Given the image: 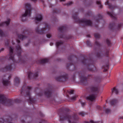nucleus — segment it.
Wrapping results in <instances>:
<instances>
[{"mask_svg": "<svg viewBox=\"0 0 123 123\" xmlns=\"http://www.w3.org/2000/svg\"><path fill=\"white\" fill-rule=\"evenodd\" d=\"M67 30V27L64 26L59 27L58 30L59 32H60L58 35V37L60 38H63L65 40H68L71 38V37L70 36H66L64 35H63L61 33L64 32H65Z\"/></svg>", "mask_w": 123, "mask_h": 123, "instance_id": "4", "label": "nucleus"}, {"mask_svg": "<svg viewBox=\"0 0 123 123\" xmlns=\"http://www.w3.org/2000/svg\"><path fill=\"white\" fill-rule=\"evenodd\" d=\"M43 93L44 95L46 97L49 98L51 97L53 93L52 86H49L44 91Z\"/></svg>", "mask_w": 123, "mask_h": 123, "instance_id": "9", "label": "nucleus"}, {"mask_svg": "<svg viewBox=\"0 0 123 123\" xmlns=\"http://www.w3.org/2000/svg\"><path fill=\"white\" fill-rule=\"evenodd\" d=\"M45 122V121L44 120H43L42 121L40 122L39 123H44Z\"/></svg>", "mask_w": 123, "mask_h": 123, "instance_id": "54", "label": "nucleus"}, {"mask_svg": "<svg viewBox=\"0 0 123 123\" xmlns=\"http://www.w3.org/2000/svg\"><path fill=\"white\" fill-rule=\"evenodd\" d=\"M76 98L75 96H74L71 98V99L72 100H75Z\"/></svg>", "mask_w": 123, "mask_h": 123, "instance_id": "51", "label": "nucleus"}, {"mask_svg": "<svg viewBox=\"0 0 123 123\" xmlns=\"http://www.w3.org/2000/svg\"><path fill=\"white\" fill-rule=\"evenodd\" d=\"M78 74H79L80 81L81 82L84 83L86 81L87 78L84 76L83 75H82L81 72L78 73L76 72L74 74L72 77V79L73 81H76L75 80V76L76 75Z\"/></svg>", "mask_w": 123, "mask_h": 123, "instance_id": "10", "label": "nucleus"}, {"mask_svg": "<svg viewBox=\"0 0 123 123\" xmlns=\"http://www.w3.org/2000/svg\"><path fill=\"white\" fill-rule=\"evenodd\" d=\"M105 4L106 5H108L109 6V8L111 10H113L116 7H117V6H113L111 4L109 3V2L108 1L105 3Z\"/></svg>", "mask_w": 123, "mask_h": 123, "instance_id": "19", "label": "nucleus"}, {"mask_svg": "<svg viewBox=\"0 0 123 123\" xmlns=\"http://www.w3.org/2000/svg\"><path fill=\"white\" fill-rule=\"evenodd\" d=\"M21 122L23 123H25V121L23 119H22L20 120Z\"/></svg>", "mask_w": 123, "mask_h": 123, "instance_id": "52", "label": "nucleus"}, {"mask_svg": "<svg viewBox=\"0 0 123 123\" xmlns=\"http://www.w3.org/2000/svg\"><path fill=\"white\" fill-rule=\"evenodd\" d=\"M4 49L3 48H2V49H1L0 50V52H1V51H3V50H4Z\"/></svg>", "mask_w": 123, "mask_h": 123, "instance_id": "57", "label": "nucleus"}, {"mask_svg": "<svg viewBox=\"0 0 123 123\" xmlns=\"http://www.w3.org/2000/svg\"><path fill=\"white\" fill-rule=\"evenodd\" d=\"M78 13H75L73 15V17L76 21L80 23H82L86 25L91 26L92 24V22L91 20H88L86 19H80L77 17Z\"/></svg>", "mask_w": 123, "mask_h": 123, "instance_id": "3", "label": "nucleus"}, {"mask_svg": "<svg viewBox=\"0 0 123 123\" xmlns=\"http://www.w3.org/2000/svg\"><path fill=\"white\" fill-rule=\"evenodd\" d=\"M46 36L48 38H50L51 37V35L49 34H47Z\"/></svg>", "mask_w": 123, "mask_h": 123, "instance_id": "44", "label": "nucleus"}, {"mask_svg": "<svg viewBox=\"0 0 123 123\" xmlns=\"http://www.w3.org/2000/svg\"><path fill=\"white\" fill-rule=\"evenodd\" d=\"M63 43V42L62 41H60L57 42L56 43V46L58 47L62 45Z\"/></svg>", "mask_w": 123, "mask_h": 123, "instance_id": "30", "label": "nucleus"}, {"mask_svg": "<svg viewBox=\"0 0 123 123\" xmlns=\"http://www.w3.org/2000/svg\"><path fill=\"white\" fill-rule=\"evenodd\" d=\"M67 68L71 70H73L75 69L74 66L71 64H70L69 65L68 64H67Z\"/></svg>", "mask_w": 123, "mask_h": 123, "instance_id": "24", "label": "nucleus"}, {"mask_svg": "<svg viewBox=\"0 0 123 123\" xmlns=\"http://www.w3.org/2000/svg\"><path fill=\"white\" fill-rule=\"evenodd\" d=\"M106 42L107 44L108 45H109L110 44V41L108 39H107L106 40Z\"/></svg>", "mask_w": 123, "mask_h": 123, "instance_id": "41", "label": "nucleus"}, {"mask_svg": "<svg viewBox=\"0 0 123 123\" xmlns=\"http://www.w3.org/2000/svg\"><path fill=\"white\" fill-rule=\"evenodd\" d=\"M16 51L17 54L19 58H21L20 56L22 50L19 44H18L16 46Z\"/></svg>", "mask_w": 123, "mask_h": 123, "instance_id": "14", "label": "nucleus"}, {"mask_svg": "<svg viewBox=\"0 0 123 123\" xmlns=\"http://www.w3.org/2000/svg\"><path fill=\"white\" fill-rule=\"evenodd\" d=\"M40 115L41 116H43V114L41 112L39 113Z\"/></svg>", "mask_w": 123, "mask_h": 123, "instance_id": "55", "label": "nucleus"}, {"mask_svg": "<svg viewBox=\"0 0 123 123\" xmlns=\"http://www.w3.org/2000/svg\"><path fill=\"white\" fill-rule=\"evenodd\" d=\"M101 78L100 77H96L94 78V80L95 81L97 82H99L101 80Z\"/></svg>", "mask_w": 123, "mask_h": 123, "instance_id": "29", "label": "nucleus"}, {"mask_svg": "<svg viewBox=\"0 0 123 123\" xmlns=\"http://www.w3.org/2000/svg\"><path fill=\"white\" fill-rule=\"evenodd\" d=\"M59 0L61 2H62V1H65V0Z\"/></svg>", "mask_w": 123, "mask_h": 123, "instance_id": "61", "label": "nucleus"}, {"mask_svg": "<svg viewBox=\"0 0 123 123\" xmlns=\"http://www.w3.org/2000/svg\"><path fill=\"white\" fill-rule=\"evenodd\" d=\"M97 4L99 5L98 6L99 8H102V6L100 2L99 1H97L96 2Z\"/></svg>", "mask_w": 123, "mask_h": 123, "instance_id": "32", "label": "nucleus"}, {"mask_svg": "<svg viewBox=\"0 0 123 123\" xmlns=\"http://www.w3.org/2000/svg\"><path fill=\"white\" fill-rule=\"evenodd\" d=\"M20 81L19 79L17 77L15 78V84L16 85H17L18 84L20 83Z\"/></svg>", "mask_w": 123, "mask_h": 123, "instance_id": "28", "label": "nucleus"}, {"mask_svg": "<svg viewBox=\"0 0 123 123\" xmlns=\"http://www.w3.org/2000/svg\"><path fill=\"white\" fill-rule=\"evenodd\" d=\"M87 37H90V36L89 35H87Z\"/></svg>", "mask_w": 123, "mask_h": 123, "instance_id": "63", "label": "nucleus"}, {"mask_svg": "<svg viewBox=\"0 0 123 123\" xmlns=\"http://www.w3.org/2000/svg\"><path fill=\"white\" fill-rule=\"evenodd\" d=\"M45 27H43L41 29H40L39 26H38L35 29L36 32L40 34H44L46 31H48L50 28L49 25L47 24H45Z\"/></svg>", "mask_w": 123, "mask_h": 123, "instance_id": "7", "label": "nucleus"}, {"mask_svg": "<svg viewBox=\"0 0 123 123\" xmlns=\"http://www.w3.org/2000/svg\"><path fill=\"white\" fill-rule=\"evenodd\" d=\"M68 79L67 74L64 72H62L59 76L55 78L57 81L60 82H64L67 81Z\"/></svg>", "mask_w": 123, "mask_h": 123, "instance_id": "8", "label": "nucleus"}, {"mask_svg": "<svg viewBox=\"0 0 123 123\" xmlns=\"http://www.w3.org/2000/svg\"><path fill=\"white\" fill-rule=\"evenodd\" d=\"M84 123H97L96 122H94L92 121H91L90 122H85Z\"/></svg>", "mask_w": 123, "mask_h": 123, "instance_id": "42", "label": "nucleus"}, {"mask_svg": "<svg viewBox=\"0 0 123 123\" xmlns=\"http://www.w3.org/2000/svg\"><path fill=\"white\" fill-rule=\"evenodd\" d=\"M94 37L96 39L98 38H100V35L98 33H95L94 34Z\"/></svg>", "mask_w": 123, "mask_h": 123, "instance_id": "31", "label": "nucleus"}, {"mask_svg": "<svg viewBox=\"0 0 123 123\" xmlns=\"http://www.w3.org/2000/svg\"><path fill=\"white\" fill-rule=\"evenodd\" d=\"M109 65L108 64H107L106 66H105L104 67V66H103V67L104 68H105V67H106L107 68H109Z\"/></svg>", "mask_w": 123, "mask_h": 123, "instance_id": "50", "label": "nucleus"}, {"mask_svg": "<svg viewBox=\"0 0 123 123\" xmlns=\"http://www.w3.org/2000/svg\"><path fill=\"white\" fill-rule=\"evenodd\" d=\"M74 91L73 90H71L69 91V93L70 94H73V93Z\"/></svg>", "mask_w": 123, "mask_h": 123, "instance_id": "47", "label": "nucleus"}, {"mask_svg": "<svg viewBox=\"0 0 123 123\" xmlns=\"http://www.w3.org/2000/svg\"><path fill=\"white\" fill-rule=\"evenodd\" d=\"M32 88L31 87L25 86H24L21 89V93L22 94L23 92L24 94V96L25 98L28 97V98H26L27 100H29L30 103H34L35 101L32 98H31L30 90Z\"/></svg>", "mask_w": 123, "mask_h": 123, "instance_id": "2", "label": "nucleus"}, {"mask_svg": "<svg viewBox=\"0 0 123 123\" xmlns=\"http://www.w3.org/2000/svg\"><path fill=\"white\" fill-rule=\"evenodd\" d=\"M43 16L42 15L39 14L36 17L35 21L36 24L39 23L42 20Z\"/></svg>", "mask_w": 123, "mask_h": 123, "instance_id": "17", "label": "nucleus"}, {"mask_svg": "<svg viewBox=\"0 0 123 123\" xmlns=\"http://www.w3.org/2000/svg\"><path fill=\"white\" fill-rule=\"evenodd\" d=\"M99 89L98 86H92L90 87L89 92L90 93L97 95L99 92Z\"/></svg>", "mask_w": 123, "mask_h": 123, "instance_id": "12", "label": "nucleus"}, {"mask_svg": "<svg viewBox=\"0 0 123 123\" xmlns=\"http://www.w3.org/2000/svg\"><path fill=\"white\" fill-rule=\"evenodd\" d=\"M5 44L7 46H8V41H7L5 43Z\"/></svg>", "mask_w": 123, "mask_h": 123, "instance_id": "56", "label": "nucleus"}, {"mask_svg": "<svg viewBox=\"0 0 123 123\" xmlns=\"http://www.w3.org/2000/svg\"><path fill=\"white\" fill-rule=\"evenodd\" d=\"M19 100L18 99H17L15 100V102L17 103H19Z\"/></svg>", "mask_w": 123, "mask_h": 123, "instance_id": "53", "label": "nucleus"}, {"mask_svg": "<svg viewBox=\"0 0 123 123\" xmlns=\"http://www.w3.org/2000/svg\"><path fill=\"white\" fill-rule=\"evenodd\" d=\"M90 94L88 96H87L86 99L88 100H90L91 101H94L97 97V95L92 93H90Z\"/></svg>", "mask_w": 123, "mask_h": 123, "instance_id": "13", "label": "nucleus"}, {"mask_svg": "<svg viewBox=\"0 0 123 123\" xmlns=\"http://www.w3.org/2000/svg\"><path fill=\"white\" fill-rule=\"evenodd\" d=\"M95 44L96 45L99 47L100 46L101 44L98 41H96L95 42Z\"/></svg>", "mask_w": 123, "mask_h": 123, "instance_id": "34", "label": "nucleus"}, {"mask_svg": "<svg viewBox=\"0 0 123 123\" xmlns=\"http://www.w3.org/2000/svg\"><path fill=\"white\" fill-rule=\"evenodd\" d=\"M53 44V43H50V45L51 46Z\"/></svg>", "mask_w": 123, "mask_h": 123, "instance_id": "62", "label": "nucleus"}, {"mask_svg": "<svg viewBox=\"0 0 123 123\" xmlns=\"http://www.w3.org/2000/svg\"><path fill=\"white\" fill-rule=\"evenodd\" d=\"M17 41L18 43H20V40H17Z\"/></svg>", "mask_w": 123, "mask_h": 123, "instance_id": "58", "label": "nucleus"}, {"mask_svg": "<svg viewBox=\"0 0 123 123\" xmlns=\"http://www.w3.org/2000/svg\"><path fill=\"white\" fill-rule=\"evenodd\" d=\"M111 90L112 95L114 93H115L116 94H117L119 93L118 90L115 87H114L111 89Z\"/></svg>", "mask_w": 123, "mask_h": 123, "instance_id": "23", "label": "nucleus"}, {"mask_svg": "<svg viewBox=\"0 0 123 123\" xmlns=\"http://www.w3.org/2000/svg\"><path fill=\"white\" fill-rule=\"evenodd\" d=\"M18 37L19 39L22 40H23L27 37L26 36L21 34H18Z\"/></svg>", "mask_w": 123, "mask_h": 123, "instance_id": "26", "label": "nucleus"}, {"mask_svg": "<svg viewBox=\"0 0 123 123\" xmlns=\"http://www.w3.org/2000/svg\"><path fill=\"white\" fill-rule=\"evenodd\" d=\"M78 114L79 115H81L82 117H83L85 114V113L84 112L82 111L79 112L78 113Z\"/></svg>", "mask_w": 123, "mask_h": 123, "instance_id": "37", "label": "nucleus"}, {"mask_svg": "<svg viewBox=\"0 0 123 123\" xmlns=\"http://www.w3.org/2000/svg\"><path fill=\"white\" fill-rule=\"evenodd\" d=\"M10 19H8L7 21L2 22L0 24V26H7L10 23Z\"/></svg>", "mask_w": 123, "mask_h": 123, "instance_id": "20", "label": "nucleus"}, {"mask_svg": "<svg viewBox=\"0 0 123 123\" xmlns=\"http://www.w3.org/2000/svg\"><path fill=\"white\" fill-rule=\"evenodd\" d=\"M0 103L7 106H11L13 105L12 100L6 98L2 95H0Z\"/></svg>", "mask_w": 123, "mask_h": 123, "instance_id": "5", "label": "nucleus"}, {"mask_svg": "<svg viewBox=\"0 0 123 123\" xmlns=\"http://www.w3.org/2000/svg\"><path fill=\"white\" fill-rule=\"evenodd\" d=\"M38 76V74L37 72H36L34 74L31 72H29L28 73V77L29 79H33L37 77Z\"/></svg>", "mask_w": 123, "mask_h": 123, "instance_id": "16", "label": "nucleus"}, {"mask_svg": "<svg viewBox=\"0 0 123 123\" xmlns=\"http://www.w3.org/2000/svg\"><path fill=\"white\" fill-rule=\"evenodd\" d=\"M73 4V3L72 2H70L66 3L65 5L69 6Z\"/></svg>", "mask_w": 123, "mask_h": 123, "instance_id": "38", "label": "nucleus"}, {"mask_svg": "<svg viewBox=\"0 0 123 123\" xmlns=\"http://www.w3.org/2000/svg\"><path fill=\"white\" fill-rule=\"evenodd\" d=\"M12 69L11 64L7 65L3 69V71H6L7 70H10Z\"/></svg>", "mask_w": 123, "mask_h": 123, "instance_id": "22", "label": "nucleus"}, {"mask_svg": "<svg viewBox=\"0 0 123 123\" xmlns=\"http://www.w3.org/2000/svg\"><path fill=\"white\" fill-rule=\"evenodd\" d=\"M42 95H43V94H39V95L40 96H41Z\"/></svg>", "mask_w": 123, "mask_h": 123, "instance_id": "64", "label": "nucleus"}, {"mask_svg": "<svg viewBox=\"0 0 123 123\" xmlns=\"http://www.w3.org/2000/svg\"><path fill=\"white\" fill-rule=\"evenodd\" d=\"M97 57H101L100 54V53H97Z\"/></svg>", "mask_w": 123, "mask_h": 123, "instance_id": "45", "label": "nucleus"}, {"mask_svg": "<svg viewBox=\"0 0 123 123\" xmlns=\"http://www.w3.org/2000/svg\"><path fill=\"white\" fill-rule=\"evenodd\" d=\"M86 44L89 47L92 46V45H91L89 41H87L86 42Z\"/></svg>", "mask_w": 123, "mask_h": 123, "instance_id": "39", "label": "nucleus"}, {"mask_svg": "<svg viewBox=\"0 0 123 123\" xmlns=\"http://www.w3.org/2000/svg\"><path fill=\"white\" fill-rule=\"evenodd\" d=\"M107 13L111 17L112 19L115 20L117 19L116 15L113 12H110L109 11H107Z\"/></svg>", "mask_w": 123, "mask_h": 123, "instance_id": "18", "label": "nucleus"}, {"mask_svg": "<svg viewBox=\"0 0 123 123\" xmlns=\"http://www.w3.org/2000/svg\"><path fill=\"white\" fill-rule=\"evenodd\" d=\"M109 54V50L108 49H106L105 52L104 54V55L108 57Z\"/></svg>", "mask_w": 123, "mask_h": 123, "instance_id": "33", "label": "nucleus"}, {"mask_svg": "<svg viewBox=\"0 0 123 123\" xmlns=\"http://www.w3.org/2000/svg\"><path fill=\"white\" fill-rule=\"evenodd\" d=\"M4 33L2 31V30H0V35L1 36H3L4 35Z\"/></svg>", "mask_w": 123, "mask_h": 123, "instance_id": "43", "label": "nucleus"}, {"mask_svg": "<svg viewBox=\"0 0 123 123\" xmlns=\"http://www.w3.org/2000/svg\"><path fill=\"white\" fill-rule=\"evenodd\" d=\"M107 71V69L105 68L104 70L103 71L104 72H106Z\"/></svg>", "mask_w": 123, "mask_h": 123, "instance_id": "60", "label": "nucleus"}, {"mask_svg": "<svg viewBox=\"0 0 123 123\" xmlns=\"http://www.w3.org/2000/svg\"><path fill=\"white\" fill-rule=\"evenodd\" d=\"M105 112L106 113L108 114L110 112L111 110L110 109L107 108L105 110Z\"/></svg>", "mask_w": 123, "mask_h": 123, "instance_id": "35", "label": "nucleus"}, {"mask_svg": "<svg viewBox=\"0 0 123 123\" xmlns=\"http://www.w3.org/2000/svg\"><path fill=\"white\" fill-rule=\"evenodd\" d=\"M2 82L3 85L5 86H8L10 84L9 81L3 79H2Z\"/></svg>", "mask_w": 123, "mask_h": 123, "instance_id": "21", "label": "nucleus"}, {"mask_svg": "<svg viewBox=\"0 0 123 123\" xmlns=\"http://www.w3.org/2000/svg\"><path fill=\"white\" fill-rule=\"evenodd\" d=\"M88 69H89V70L90 71H92V68H88Z\"/></svg>", "mask_w": 123, "mask_h": 123, "instance_id": "59", "label": "nucleus"}, {"mask_svg": "<svg viewBox=\"0 0 123 123\" xmlns=\"http://www.w3.org/2000/svg\"><path fill=\"white\" fill-rule=\"evenodd\" d=\"M25 6L26 8L25 12L22 15V20L24 21H26V19L25 18L27 15L30 16L31 15V8L30 4L29 3L26 4Z\"/></svg>", "mask_w": 123, "mask_h": 123, "instance_id": "6", "label": "nucleus"}, {"mask_svg": "<svg viewBox=\"0 0 123 123\" xmlns=\"http://www.w3.org/2000/svg\"><path fill=\"white\" fill-rule=\"evenodd\" d=\"M86 61H87V60H86L85 59H83L82 60L81 62L83 64L85 65L86 64Z\"/></svg>", "mask_w": 123, "mask_h": 123, "instance_id": "36", "label": "nucleus"}, {"mask_svg": "<svg viewBox=\"0 0 123 123\" xmlns=\"http://www.w3.org/2000/svg\"><path fill=\"white\" fill-rule=\"evenodd\" d=\"M92 77H93V76L92 75L89 74L88 75L87 77V78H89V77L92 78Z\"/></svg>", "mask_w": 123, "mask_h": 123, "instance_id": "48", "label": "nucleus"}, {"mask_svg": "<svg viewBox=\"0 0 123 123\" xmlns=\"http://www.w3.org/2000/svg\"><path fill=\"white\" fill-rule=\"evenodd\" d=\"M98 18L99 19H101L102 18V16L100 14L98 15Z\"/></svg>", "mask_w": 123, "mask_h": 123, "instance_id": "46", "label": "nucleus"}, {"mask_svg": "<svg viewBox=\"0 0 123 123\" xmlns=\"http://www.w3.org/2000/svg\"><path fill=\"white\" fill-rule=\"evenodd\" d=\"M48 61V59H45L41 60L40 62L41 64H44L47 62Z\"/></svg>", "mask_w": 123, "mask_h": 123, "instance_id": "27", "label": "nucleus"}, {"mask_svg": "<svg viewBox=\"0 0 123 123\" xmlns=\"http://www.w3.org/2000/svg\"><path fill=\"white\" fill-rule=\"evenodd\" d=\"M9 55L10 56L9 57V59L12 60L14 62H15V60L14 56L12 54L13 51V49L11 46H10L9 48Z\"/></svg>", "mask_w": 123, "mask_h": 123, "instance_id": "15", "label": "nucleus"}, {"mask_svg": "<svg viewBox=\"0 0 123 123\" xmlns=\"http://www.w3.org/2000/svg\"><path fill=\"white\" fill-rule=\"evenodd\" d=\"M60 121L65 120H67L69 123H75L74 122V120H77L79 119L78 116L74 114L73 116H71L67 113H63L60 116Z\"/></svg>", "mask_w": 123, "mask_h": 123, "instance_id": "1", "label": "nucleus"}, {"mask_svg": "<svg viewBox=\"0 0 123 123\" xmlns=\"http://www.w3.org/2000/svg\"><path fill=\"white\" fill-rule=\"evenodd\" d=\"M123 25V24L122 23H115L113 22L110 24L109 25V27L111 30L116 29L118 30H119L120 29Z\"/></svg>", "mask_w": 123, "mask_h": 123, "instance_id": "11", "label": "nucleus"}, {"mask_svg": "<svg viewBox=\"0 0 123 123\" xmlns=\"http://www.w3.org/2000/svg\"><path fill=\"white\" fill-rule=\"evenodd\" d=\"M117 102L118 101L117 100L113 99L110 101V104L111 105L113 106L115 105Z\"/></svg>", "mask_w": 123, "mask_h": 123, "instance_id": "25", "label": "nucleus"}, {"mask_svg": "<svg viewBox=\"0 0 123 123\" xmlns=\"http://www.w3.org/2000/svg\"><path fill=\"white\" fill-rule=\"evenodd\" d=\"M80 101L82 106H84L86 104V102H83L81 101Z\"/></svg>", "mask_w": 123, "mask_h": 123, "instance_id": "40", "label": "nucleus"}, {"mask_svg": "<svg viewBox=\"0 0 123 123\" xmlns=\"http://www.w3.org/2000/svg\"><path fill=\"white\" fill-rule=\"evenodd\" d=\"M4 120L2 119H0V123H3Z\"/></svg>", "mask_w": 123, "mask_h": 123, "instance_id": "49", "label": "nucleus"}]
</instances>
